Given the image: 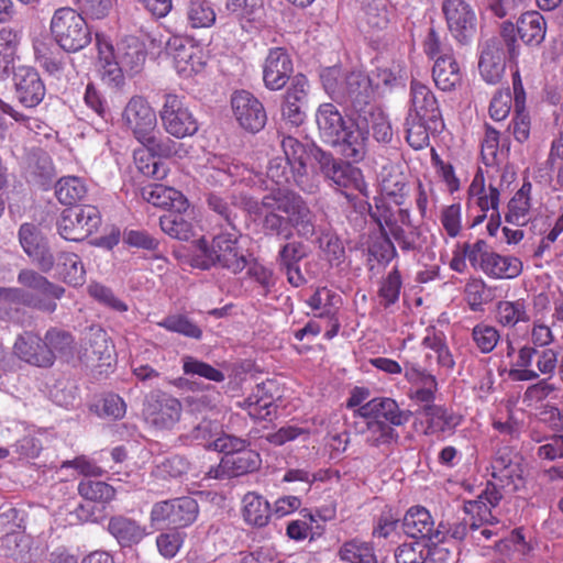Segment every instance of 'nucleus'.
<instances>
[{
    "label": "nucleus",
    "instance_id": "obj_13",
    "mask_svg": "<svg viewBox=\"0 0 563 563\" xmlns=\"http://www.w3.org/2000/svg\"><path fill=\"white\" fill-rule=\"evenodd\" d=\"M404 375L411 385L407 396L417 405L422 407L434 406L435 395L438 393V380L434 375L428 373L419 364L409 361L404 362Z\"/></svg>",
    "mask_w": 563,
    "mask_h": 563
},
{
    "label": "nucleus",
    "instance_id": "obj_32",
    "mask_svg": "<svg viewBox=\"0 0 563 563\" xmlns=\"http://www.w3.org/2000/svg\"><path fill=\"white\" fill-rule=\"evenodd\" d=\"M143 200L154 207L169 208V210L185 208L187 201L180 191L158 183H150L143 186Z\"/></svg>",
    "mask_w": 563,
    "mask_h": 563
},
{
    "label": "nucleus",
    "instance_id": "obj_60",
    "mask_svg": "<svg viewBox=\"0 0 563 563\" xmlns=\"http://www.w3.org/2000/svg\"><path fill=\"white\" fill-rule=\"evenodd\" d=\"M307 254V246L302 242L291 241L280 246L277 263L279 267L299 265Z\"/></svg>",
    "mask_w": 563,
    "mask_h": 563
},
{
    "label": "nucleus",
    "instance_id": "obj_35",
    "mask_svg": "<svg viewBox=\"0 0 563 563\" xmlns=\"http://www.w3.org/2000/svg\"><path fill=\"white\" fill-rule=\"evenodd\" d=\"M54 267L58 277L66 284L77 287L85 283V268L80 257L70 252L60 251L57 253Z\"/></svg>",
    "mask_w": 563,
    "mask_h": 563
},
{
    "label": "nucleus",
    "instance_id": "obj_5",
    "mask_svg": "<svg viewBox=\"0 0 563 563\" xmlns=\"http://www.w3.org/2000/svg\"><path fill=\"white\" fill-rule=\"evenodd\" d=\"M211 445L216 451L224 452L219 465L209 470L208 476L211 478L238 477L260 467V454L251 449H244V442L238 438L221 435Z\"/></svg>",
    "mask_w": 563,
    "mask_h": 563
},
{
    "label": "nucleus",
    "instance_id": "obj_38",
    "mask_svg": "<svg viewBox=\"0 0 563 563\" xmlns=\"http://www.w3.org/2000/svg\"><path fill=\"white\" fill-rule=\"evenodd\" d=\"M517 31L526 44L539 45L545 37L547 23L539 12L529 11L520 16Z\"/></svg>",
    "mask_w": 563,
    "mask_h": 563
},
{
    "label": "nucleus",
    "instance_id": "obj_49",
    "mask_svg": "<svg viewBox=\"0 0 563 563\" xmlns=\"http://www.w3.org/2000/svg\"><path fill=\"white\" fill-rule=\"evenodd\" d=\"M172 526L186 527L198 516V504L192 497H181L170 500Z\"/></svg>",
    "mask_w": 563,
    "mask_h": 563
},
{
    "label": "nucleus",
    "instance_id": "obj_43",
    "mask_svg": "<svg viewBox=\"0 0 563 563\" xmlns=\"http://www.w3.org/2000/svg\"><path fill=\"white\" fill-rule=\"evenodd\" d=\"M30 551L29 538L21 531H8L0 538L1 555L15 563H24Z\"/></svg>",
    "mask_w": 563,
    "mask_h": 563
},
{
    "label": "nucleus",
    "instance_id": "obj_10",
    "mask_svg": "<svg viewBox=\"0 0 563 563\" xmlns=\"http://www.w3.org/2000/svg\"><path fill=\"white\" fill-rule=\"evenodd\" d=\"M317 159L323 176L342 189V194L347 199L354 197L353 192L347 190H356L365 197L368 196V188L360 168L338 161L322 151L318 152Z\"/></svg>",
    "mask_w": 563,
    "mask_h": 563
},
{
    "label": "nucleus",
    "instance_id": "obj_54",
    "mask_svg": "<svg viewBox=\"0 0 563 563\" xmlns=\"http://www.w3.org/2000/svg\"><path fill=\"white\" fill-rule=\"evenodd\" d=\"M175 60L178 71L184 76L198 74L202 71L206 65L202 52L195 47L179 51Z\"/></svg>",
    "mask_w": 563,
    "mask_h": 563
},
{
    "label": "nucleus",
    "instance_id": "obj_20",
    "mask_svg": "<svg viewBox=\"0 0 563 563\" xmlns=\"http://www.w3.org/2000/svg\"><path fill=\"white\" fill-rule=\"evenodd\" d=\"M13 81L18 100L26 108L36 107L46 92L38 73L29 66H19L14 70Z\"/></svg>",
    "mask_w": 563,
    "mask_h": 563
},
{
    "label": "nucleus",
    "instance_id": "obj_39",
    "mask_svg": "<svg viewBox=\"0 0 563 563\" xmlns=\"http://www.w3.org/2000/svg\"><path fill=\"white\" fill-rule=\"evenodd\" d=\"M360 120L366 123V135L372 131L374 139L380 143H388L393 139V130L387 115L373 107L358 112Z\"/></svg>",
    "mask_w": 563,
    "mask_h": 563
},
{
    "label": "nucleus",
    "instance_id": "obj_42",
    "mask_svg": "<svg viewBox=\"0 0 563 563\" xmlns=\"http://www.w3.org/2000/svg\"><path fill=\"white\" fill-rule=\"evenodd\" d=\"M470 195L483 212L493 210L498 213L499 190L494 186L485 188L483 177L476 176L474 178L470 186ZM485 217V213L478 217L475 224L482 222Z\"/></svg>",
    "mask_w": 563,
    "mask_h": 563
},
{
    "label": "nucleus",
    "instance_id": "obj_37",
    "mask_svg": "<svg viewBox=\"0 0 563 563\" xmlns=\"http://www.w3.org/2000/svg\"><path fill=\"white\" fill-rule=\"evenodd\" d=\"M57 45L38 41L34 44V55L37 64L47 74L59 77L64 70L65 55Z\"/></svg>",
    "mask_w": 563,
    "mask_h": 563
},
{
    "label": "nucleus",
    "instance_id": "obj_33",
    "mask_svg": "<svg viewBox=\"0 0 563 563\" xmlns=\"http://www.w3.org/2000/svg\"><path fill=\"white\" fill-rule=\"evenodd\" d=\"M493 279H512L522 272V262L515 256L490 252L482 271Z\"/></svg>",
    "mask_w": 563,
    "mask_h": 563
},
{
    "label": "nucleus",
    "instance_id": "obj_16",
    "mask_svg": "<svg viewBox=\"0 0 563 563\" xmlns=\"http://www.w3.org/2000/svg\"><path fill=\"white\" fill-rule=\"evenodd\" d=\"M442 10L452 35L466 43L475 32V14L464 0H444Z\"/></svg>",
    "mask_w": 563,
    "mask_h": 563
},
{
    "label": "nucleus",
    "instance_id": "obj_1",
    "mask_svg": "<svg viewBox=\"0 0 563 563\" xmlns=\"http://www.w3.org/2000/svg\"><path fill=\"white\" fill-rule=\"evenodd\" d=\"M255 213L265 234L290 239L296 231L299 236L308 239L316 232V216L306 200L286 188L266 194L256 203Z\"/></svg>",
    "mask_w": 563,
    "mask_h": 563
},
{
    "label": "nucleus",
    "instance_id": "obj_59",
    "mask_svg": "<svg viewBox=\"0 0 563 563\" xmlns=\"http://www.w3.org/2000/svg\"><path fill=\"white\" fill-rule=\"evenodd\" d=\"M429 552L423 542L404 543L397 548L395 559L397 563H424Z\"/></svg>",
    "mask_w": 563,
    "mask_h": 563
},
{
    "label": "nucleus",
    "instance_id": "obj_36",
    "mask_svg": "<svg viewBox=\"0 0 563 563\" xmlns=\"http://www.w3.org/2000/svg\"><path fill=\"white\" fill-rule=\"evenodd\" d=\"M430 433H452L462 422V417L453 410L434 405L422 413Z\"/></svg>",
    "mask_w": 563,
    "mask_h": 563
},
{
    "label": "nucleus",
    "instance_id": "obj_45",
    "mask_svg": "<svg viewBox=\"0 0 563 563\" xmlns=\"http://www.w3.org/2000/svg\"><path fill=\"white\" fill-rule=\"evenodd\" d=\"M186 20L191 29H207L216 23V12L208 0H187Z\"/></svg>",
    "mask_w": 563,
    "mask_h": 563
},
{
    "label": "nucleus",
    "instance_id": "obj_57",
    "mask_svg": "<svg viewBox=\"0 0 563 563\" xmlns=\"http://www.w3.org/2000/svg\"><path fill=\"white\" fill-rule=\"evenodd\" d=\"M401 277L397 268H394L385 279H383L379 290L378 298L379 303L384 308H388L396 303L399 299L401 289Z\"/></svg>",
    "mask_w": 563,
    "mask_h": 563
},
{
    "label": "nucleus",
    "instance_id": "obj_48",
    "mask_svg": "<svg viewBox=\"0 0 563 563\" xmlns=\"http://www.w3.org/2000/svg\"><path fill=\"white\" fill-rule=\"evenodd\" d=\"M109 531L117 538L122 547L137 544L141 531L137 523L124 517L112 518L109 522Z\"/></svg>",
    "mask_w": 563,
    "mask_h": 563
},
{
    "label": "nucleus",
    "instance_id": "obj_55",
    "mask_svg": "<svg viewBox=\"0 0 563 563\" xmlns=\"http://www.w3.org/2000/svg\"><path fill=\"white\" fill-rule=\"evenodd\" d=\"M78 493L87 500L108 503L113 499L115 490L104 482L82 479L78 485Z\"/></svg>",
    "mask_w": 563,
    "mask_h": 563
},
{
    "label": "nucleus",
    "instance_id": "obj_53",
    "mask_svg": "<svg viewBox=\"0 0 563 563\" xmlns=\"http://www.w3.org/2000/svg\"><path fill=\"white\" fill-rule=\"evenodd\" d=\"M183 371L188 376H199L208 380L220 383L224 380V374L211 366L210 364L202 362L194 356L185 355L181 357Z\"/></svg>",
    "mask_w": 563,
    "mask_h": 563
},
{
    "label": "nucleus",
    "instance_id": "obj_47",
    "mask_svg": "<svg viewBox=\"0 0 563 563\" xmlns=\"http://www.w3.org/2000/svg\"><path fill=\"white\" fill-rule=\"evenodd\" d=\"M55 194L60 203L74 206L86 196L87 187L79 177H63L56 184Z\"/></svg>",
    "mask_w": 563,
    "mask_h": 563
},
{
    "label": "nucleus",
    "instance_id": "obj_22",
    "mask_svg": "<svg viewBox=\"0 0 563 563\" xmlns=\"http://www.w3.org/2000/svg\"><path fill=\"white\" fill-rule=\"evenodd\" d=\"M367 139L366 123L364 120H360L357 115L354 122L346 125L343 133L340 134L339 142L331 144V146L339 147L342 156L353 163H358L366 155Z\"/></svg>",
    "mask_w": 563,
    "mask_h": 563
},
{
    "label": "nucleus",
    "instance_id": "obj_6",
    "mask_svg": "<svg viewBox=\"0 0 563 563\" xmlns=\"http://www.w3.org/2000/svg\"><path fill=\"white\" fill-rule=\"evenodd\" d=\"M49 31L55 44L67 53L79 52L91 42V32L85 18L69 7L55 10Z\"/></svg>",
    "mask_w": 563,
    "mask_h": 563
},
{
    "label": "nucleus",
    "instance_id": "obj_30",
    "mask_svg": "<svg viewBox=\"0 0 563 563\" xmlns=\"http://www.w3.org/2000/svg\"><path fill=\"white\" fill-rule=\"evenodd\" d=\"M242 517L246 525L263 528L272 517L271 505L262 495L249 492L242 499Z\"/></svg>",
    "mask_w": 563,
    "mask_h": 563
},
{
    "label": "nucleus",
    "instance_id": "obj_40",
    "mask_svg": "<svg viewBox=\"0 0 563 563\" xmlns=\"http://www.w3.org/2000/svg\"><path fill=\"white\" fill-rule=\"evenodd\" d=\"M496 321L508 328H514L520 322H528L529 314L527 311V302L523 299L500 300L495 308Z\"/></svg>",
    "mask_w": 563,
    "mask_h": 563
},
{
    "label": "nucleus",
    "instance_id": "obj_14",
    "mask_svg": "<svg viewBox=\"0 0 563 563\" xmlns=\"http://www.w3.org/2000/svg\"><path fill=\"white\" fill-rule=\"evenodd\" d=\"M231 104L234 118L245 131L256 133L265 126L267 115L264 106L251 92H234Z\"/></svg>",
    "mask_w": 563,
    "mask_h": 563
},
{
    "label": "nucleus",
    "instance_id": "obj_61",
    "mask_svg": "<svg viewBox=\"0 0 563 563\" xmlns=\"http://www.w3.org/2000/svg\"><path fill=\"white\" fill-rule=\"evenodd\" d=\"M285 157L272 158L267 166V176L278 186L290 183V166L292 163L287 151H285Z\"/></svg>",
    "mask_w": 563,
    "mask_h": 563
},
{
    "label": "nucleus",
    "instance_id": "obj_2",
    "mask_svg": "<svg viewBox=\"0 0 563 563\" xmlns=\"http://www.w3.org/2000/svg\"><path fill=\"white\" fill-rule=\"evenodd\" d=\"M16 279L20 285L34 292L31 294L19 287H0V312H3L2 314H5V305L24 306L44 313L56 311L57 303L55 300L64 296V287L52 283L44 275L29 268L21 269Z\"/></svg>",
    "mask_w": 563,
    "mask_h": 563
},
{
    "label": "nucleus",
    "instance_id": "obj_4",
    "mask_svg": "<svg viewBox=\"0 0 563 563\" xmlns=\"http://www.w3.org/2000/svg\"><path fill=\"white\" fill-rule=\"evenodd\" d=\"M501 498L503 494L498 485L488 482L476 499L464 501V512L467 517L451 525L446 533H443L445 539L450 537L455 540H464L471 533L475 541H479L475 534L476 531L483 523L492 521L494 518L492 509L499 504Z\"/></svg>",
    "mask_w": 563,
    "mask_h": 563
},
{
    "label": "nucleus",
    "instance_id": "obj_58",
    "mask_svg": "<svg viewBox=\"0 0 563 563\" xmlns=\"http://www.w3.org/2000/svg\"><path fill=\"white\" fill-rule=\"evenodd\" d=\"M472 339L477 349L486 354L496 347L500 335L494 325L481 322L473 328Z\"/></svg>",
    "mask_w": 563,
    "mask_h": 563
},
{
    "label": "nucleus",
    "instance_id": "obj_7",
    "mask_svg": "<svg viewBox=\"0 0 563 563\" xmlns=\"http://www.w3.org/2000/svg\"><path fill=\"white\" fill-rule=\"evenodd\" d=\"M561 351L558 346L529 349L520 347L517 353L515 368L509 376L516 382L537 380L540 376L552 378L559 366Z\"/></svg>",
    "mask_w": 563,
    "mask_h": 563
},
{
    "label": "nucleus",
    "instance_id": "obj_50",
    "mask_svg": "<svg viewBox=\"0 0 563 563\" xmlns=\"http://www.w3.org/2000/svg\"><path fill=\"white\" fill-rule=\"evenodd\" d=\"M341 302L339 295L334 294L327 287H322L316 290V292L309 298L308 305L311 309L319 311L318 317L333 318Z\"/></svg>",
    "mask_w": 563,
    "mask_h": 563
},
{
    "label": "nucleus",
    "instance_id": "obj_56",
    "mask_svg": "<svg viewBox=\"0 0 563 563\" xmlns=\"http://www.w3.org/2000/svg\"><path fill=\"white\" fill-rule=\"evenodd\" d=\"M555 342L556 338L552 328L541 320H534L529 331V342L523 344L521 347H529L531 350L554 347L553 344Z\"/></svg>",
    "mask_w": 563,
    "mask_h": 563
},
{
    "label": "nucleus",
    "instance_id": "obj_8",
    "mask_svg": "<svg viewBox=\"0 0 563 563\" xmlns=\"http://www.w3.org/2000/svg\"><path fill=\"white\" fill-rule=\"evenodd\" d=\"M238 231L232 227L230 230L217 234L211 247L203 239H200L197 249L205 256L203 267L218 264L234 274L242 272L246 267L247 261L238 246Z\"/></svg>",
    "mask_w": 563,
    "mask_h": 563
},
{
    "label": "nucleus",
    "instance_id": "obj_17",
    "mask_svg": "<svg viewBox=\"0 0 563 563\" xmlns=\"http://www.w3.org/2000/svg\"><path fill=\"white\" fill-rule=\"evenodd\" d=\"M308 91V79L301 74L294 76L282 106L283 119L292 126H299L306 120Z\"/></svg>",
    "mask_w": 563,
    "mask_h": 563
},
{
    "label": "nucleus",
    "instance_id": "obj_63",
    "mask_svg": "<svg viewBox=\"0 0 563 563\" xmlns=\"http://www.w3.org/2000/svg\"><path fill=\"white\" fill-rule=\"evenodd\" d=\"M319 246L331 264L338 265L343 261L345 255L344 246L336 235L330 232L323 233L319 238Z\"/></svg>",
    "mask_w": 563,
    "mask_h": 563
},
{
    "label": "nucleus",
    "instance_id": "obj_27",
    "mask_svg": "<svg viewBox=\"0 0 563 563\" xmlns=\"http://www.w3.org/2000/svg\"><path fill=\"white\" fill-rule=\"evenodd\" d=\"M478 68L483 79L495 85L500 81L505 71V49L500 42L489 40L482 51Z\"/></svg>",
    "mask_w": 563,
    "mask_h": 563
},
{
    "label": "nucleus",
    "instance_id": "obj_24",
    "mask_svg": "<svg viewBox=\"0 0 563 563\" xmlns=\"http://www.w3.org/2000/svg\"><path fill=\"white\" fill-rule=\"evenodd\" d=\"M292 73V62L284 48L269 51L263 67V80L271 90L282 89Z\"/></svg>",
    "mask_w": 563,
    "mask_h": 563
},
{
    "label": "nucleus",
    "instance_id": "obj_3",
    "mask_svg": "<svg viewBox=\"0 0 563 563\" xmlns=\"http://www.w3.org/2000/svg\"><path fill=\"white\" fill-rule=\"evenodd\" d=\"M357 413L364 419V426L360 427L365 442L373 446L387 445L398 438L395 427L407 423L410 412L401 410L398 404L388 397L373 398L357 409Z\"/></svg>",
    "mask_w": 563,
    "mask_h": 563
},
{
    "label": "nucleus",
    "instance_id": "obj_12",
    "mask_svg": "<svg viewBox=\"0 0 563 563\" xmlns=\"http://www.w3.org/2000/svg\"><path fill=\"white\" fill-rule=\"evenodd\" d=\"M159 117L166 132L177 139L194 135L198 131L197 120L181 96L165 95Z\"/></svg>",
    "mask_w": 563,
    "mask_h": 563
},
{
    "label": "nucleus",
    "instance_id": "obj_15",
    "mask_svg": "<svg viewBox=\"0 0 563 563\" xmlns=\"http://www.w3.org/2000/svg\"><path fill=\"white\" fill-rule=\"evenodd\" d=\"M408 114L427 120V122L433 125V129L444 126L440 106L434 93L428 86L418 80H411L410 82V107Z\"/></svg>",
    "mask_w": 563,
    "mask_h": 563
},
{
    "label": "nucleus",
    "instance_id": "obj_29",
    "mask_svg": "<svg viewBox=\"0 0 563 563\" xmlns=\"http://www.w3.org/2000/svg\"><path fill=\"white\" fill-rule=\"evenodd\" d=\"M84 357L88 362L99 361L102 365H110L113 346L107 332L100 327H90L85 334Z\"/></svg>",
    "mask_w": 563,
    "mask_h": 563
},
{
    "label": "nucleus",
    "instance_id": "obj_52",
    "mask_svg": "<svg viewBox=\"0 0 563 563\" xmlns=\"http://www.w3.org/2000/svg\"><path fill=\"white\" fill-rule=\"evenodd\" d=\"M339 555L347 563H377L373 549L366 542L358 540L345 542Z\"/></svg>",
    "mask_w": 563,
    "mask_h": 563
},
{
    "label": "nucleus",
    "instance_id": "obj_31",
    "mask_svg": "<svg viewBox=\"0 0 563 563\" xmlns=\"http://www.w3.org/2000/svg\"><path fill=\"white\" fill-rule=\"evenodd\" d=\"M435 86L443 91L455 89L462 80V73L454 55L437 57L432 67Z\"/></svg>",
    "mask_w": 563,
    "mask_h": 563
},
{
    "label": "nucleus",
    "instance_id": "obj_64",
    "mask_svg": "<svg viewBox=\"0 0 563 563\" xmlns=\"http://www.w3.org/2000/svg\"><path fill=\"white\" fill-rule=\"evenodd\" d=\"M533 439L541 443L537 451V454L540 459L553 461L563 457V434L551 435L544 438L543 440L538 438Z\"/></svg>",
    "mask_w": 563,
    "mask_h": 563
},
{
    "label": "nucleus",
    "instance_id": "obj_41",
    "mask_svg": "<svg viewBox=\"0 0 563 563\" xmlns=\"http://www.w3.org/2000/svg\"><path fill=\"white\" fill-rule=\"evenodd\" d=\"M406 139L409 145L415 150H421L429 144L430 134L439 133L444 126H438L433 129L427 120L415 118L413 115L407 114L406 121Z\"/></svg>",
    "mask_w": 563,
    "mask_h": 563
},
{
    "label": "nucleus",
    "instance_id": "obj_19",
    "mask_svg": "<svg viewBox=\"0 0 563 563\" xmlns=\"http://www.w3.org/2000/svg\"><path fill=\"white\" fill-rule=\"evenodd\" d=\"M161 229L169 236L188 241L199 228L195 208L186 201L185 208H175L159 218Z\"/></svg>",
    "mask_w": 563,
    "mask_h": 563
},
{
    "label": "nucleus",
    "instance_id": "obj_46",
    "mask_svg": "<svg viewBox=\"0 0 563 563\" xmlns=\"http://www.w3.org/2000/svg\"><path fill=\"white\" fill-rule=\"evenodd\" d=\"M119 60L129 76L141 71V42L136 36H126L118 45Z\"/></svg>",
    "mask_w": 563,
    "mask_h": 563
},
{
    "label": "nucleus",
    "instance_id": "obj_21",
    "mask_svg": "<svg viewBox=\"0 0 563 563\" xmlns=\"http://www.w3.org/2000/svg\"><path fill=\"white\" fill-rule=\"evenodd\" d=\"M14 354L22 361L38 367H51L54 357L45 344V339L32 331L20 334L13 346Z\"/></svg>",
    "mask_w": 563,
    "mask_h": 563
},
{
    "label": "nucleus",
    "instance_id": "obj_28",
    "mask_svg": "<svg viewBox=\"0 0 563 563\" xmlns=\"http://www.w3.org/2000/svg\"><path fill=\"white\" fill-rule=\"evenodd\" d=\"M316 122L320 137L329 145L339 142L340 134L347 125L338 108L332 103L319 106L316 112Z\"/></svg>",
    "mask_w": 563,
    "mask_h": 563
},
{
    "label": "nucleus",
    "instance_id": "obj_9",
    "mask_svg": "<svg viewBox=\"0 0 563 563\" xmlns=\"http://www.w3.org/2000/svg\"><path fill=\"white\" fill-rule=\"evenodd\" d=\"M156 126V114L153 109L143 107V147L150 153L153 161L143 165V177L161 180L167 175V167L162 158L170 156L175 152V142L163 136L158 131L144 133L145 129Z\"/></svg>",
    "mask_w": 563,
    "mask_h": 563
},
{
    "label": "nucleus",
    "instance_id": "obj_23",
    "mask_svg": "<svg viewBox=\"0 0 563 563\" xmlns=\"http://www.w3.org/2000/svg\"><path fill=\"white\" fill-rule=\"evenodd\" d=\"M402 529L411 538L428 539L431 542H443L445 536L434 529V521L430 512L421 506L411 507L402 519Z\"/></svg>",
    "mask_w": 563,
    "mask_h": 563
},
{
    "label": "nucleus",
    "instance_id": "obj_62",
    "mask_svg": "<svg viewBox=\"0 0 563 563\" xmlns=\"http://www.w3.org/2000/svg\"><path fill=\"white\" fill-rule=\"evenodd\" d=\"M88 294L98 302L109 307L115 311H126V305L118 299L113 291L100 283H91L88 288Z\"/></svg>",
    "mask_w": 563,
    "mask_h": 563
},
{
    "label": "nucleus",
    "instance_id": "obj_34",
    "mask_svg": "<svg viewBox=\"0 0 563 563\" xmlns=\"http://www.w3.org/2000/svg\"><path fill=\"white\" fill-rule=\"evenodd\" d=\"M531 189L529 181L522 184L507 206L505 220L515 225H526L531 219Z\"/></svg>",
    "mask_w": 563,
    "mask_h": 563
},
{
    "label": "nucleus",
    "instance_id": "obj_25",
    "mask_svg": "<svg viewBox=\"0 0 563 563\" xmlns=\"http://www.w3.org/2000/svg\"><path fill=\"white\" fill-rule=\"evenodd\" d=\"M341 90L338 100L350 102L358 112L364 110L363 106L368 104L374 92L371 78L363 71H352L344 76Z\"/></svg>",
    "mask_w": 563,
    "mask_h": 563
},
{
    "label": "nucleus",
    "instance_id": "obj_26",
    "mask_svg": "<svg viewBox=\"0 0 563 563\" xmlns=\"http://www.w3.org/2000/svg\"><path fill=\"white\" fill-rule=\"evenodd\" d=\"M180 412L181 405L176 398L161 394L148 404L146 421L157 428H170L179 420Z\"/></svg>",
    "mask_w": 563,
    "mask_h": 563
},
{
    "label": "nucleus",
    "instance_id": "obj_18",
    "mask_svg": "<svg viewBox=\"0 0 563 563\" xmlns=\"http://www.w3.org/2000/svg\"><path fill=\"white\" fill-rule=\"evenodd\" d=\"M19 239L24 252L33 258L43 273H48L54 268V255L42 232L34 224H22L19 230Z\"/></svg>",
    "mask_w": 563,
    "mask_h": 563
},
{
    "label": "nucleus",
    "instance_id": "obj_11",
    "mask_svg": "<svg viewBox=\"0 0 563 563\" xmlns=\"http://www.w3.org/2000/svg\"><path fill=\"white\" fill-rule=\"evenodd\" d=\"M101 223L99 210L91 205L65 209L57 221L58 233L68 241H81Z\"/></svg>",
    "mask_w": 563,
    "mask_h": 563
},
{
    "label": "nucleus",
    "instance_id": "obj_44",
    "mask_svg": "<svg viewBox=\"0 0 563 563\" xmlns=\"http://www.w3.org/2000/svg\"><path fill=\"white\" fill-rule=\"evenodd\" d=\"M492 475L499 482L500 486L515 485V479H520V468L512 462L511 453L507 450H499L492 462Z\"/></svg>",
    "mask_w": 563,
    "mask_h": 563
},
{
    "label": "nucleus",
    "instance_id": "obj_51",
    "mask_svg": "<svg viewBox=\"0 0 563 563\" xmlns=\"http://www.w3.org/2000/svg\"><path fill=\"white\" fill-rule=\"evenodd\" d=\"M45 344L53 354L54 360L57 355L71 356L74 352V336L65 331L57 328H52L46 331Z\"/></svg>",
    "mask_w": 563,
    "mask_h": 563
}]
</instances>
